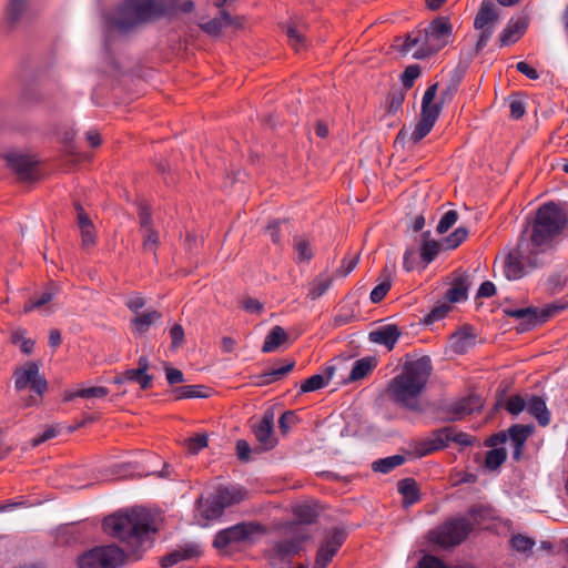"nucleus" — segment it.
<instances>
[{"mask_svg": "<svg viewBox=\"0 0 568 568\" xmlns=\"http://www.w3.org/2000/svg\"><path fill=\"white\" fill-rule=\"evenodd\" d=\"M195 9L193 0H123L115 13L104 16L106 31L128 34L161 19L173 20Z\"/></svg>", "mask_w": 568, "mask_h": 568, "instance_id": "obj_1", "label": "nucleus"}, {"mask_svg": "<svg viewBox=\"0 0 568 568\" xmlns=\"http://www.w3.org/2000/svg\"><path fill=\"white\" fill-rule=\"evenodd\" d=\"M432 373L433 363L428 355L414 357L406 354L402 372L387 385L389 399L400 407L420 413L423 407L419 397L426 389Z\"/></svg>", "mask_w": 568, "mask_h": 568, "instance_id": "obj_2", "label": "nucleus"}, {"mask_svg": "<svg viewBox=\"0 0 568 568\" xmlns=\"http://www.w3.org/2000/svg\"><path fill=\"white\" fill-rule=\"evenodd\" d=\"M102 529L108 536L130 546L135 559L141 557L145 545L152 544L151 535L158 531L151 514L143 508L116 511L104 517Z\"/></svg>", "mask_w": 568, "mask_h": 568, "instance_id": "obj_3", "label": "nucleus"}, {"mask_svg": "<svg viewBox=\"0 0 568 568\" xmlns=\"http://www.w3.org/2000/svg\"><path fill=\"white\" fill-rule=\"evenodd\" d=\"M568 226V213L558 203L549 201L540 205L534 219L528 222L527 237L544 251H550L555 241Z\"/></svg>", "mask_w": 568, "mask_h": 568, "instance_id": "obj_4", "label": "nucleus"}, {"mask_svg": "<svg viewBox=\"0 0 568 568\" xmlns=\"http://www.w3.org/2000/svg\"><path fill=\"white\" fill-rule=\"evenodd\" d=\"M452 38L453 24L450 19L440 16L432 20L425 29L406 34L399 51L407 53L416 48L413 57L419 60L426 59L444 49Z\"/></svg>", "mask_w": 568, "mask_h": 568, "instance_id": "obj_5", "label": "nucleus"}, {"mask_svg": "<svg viewBox=\"0 0 568 568\" xmlns=\"http://www.w3.org/2000/svg\"><path fill=\"white\" fill-rule=\"evenodd\" d=\"M540 246H537L527 237V229L518 236L517 243L509 248L504 262V274L507 280L516 281L544 264L541 258L545 254Z\"/></svg>", "mask_w": 568, "mask_h": 568, "instance_id": "obj_6", "label": "nucleus"}, {"mask_svg": "<svg viewBox=\"0 0 568 568\" xmlns=\"http://www.w3.org/2000/svg\"><path fill=\"white\" fill-rule=\"evenodd\" d=\"M473 529L474 525L467 518L450 517L428 532V540L443 549H449L463 544Z\"/></svg>", "mask_w": 568, "mask_h": 568, "instance_id": "obj_7", "label": "nucleus"}, {"mask_svg": "<svg viewBox=\"0 0 568 568\" xmlns=\"http://www.w3.org/2000/svg\"><path fill=\"white\" fill-rule=\"evenodd\" d=\"M128 559V555L119 546L111 544L95 546L77 559L78 568H120Z\"/></svg>", "mask_w": 568, "mask_h": 568, "instance_id": "obj_8", "label": "nucleus"}, {"mask_svg": "<svg viewBox=\"0 0 568 568\" xmlns=\"http://www.w3.org/2000/svg\"><path fill=\"white\" fill-rule=\"evenodd\" d=\"M265 527L257 521H242L216 532L213 547L225 555L232 544L250 541L254 535L265 534Z\"/></svg>", "mask_w": 568, "mask_h": 568, "instance_id": "obj_9", "label": "nucleus"}, {"mask_svg": "<svg viewBox=\"0 0 568 568\" xmlns=\"http://www.w3.org/2000/svg\"><path fill=\"white\" fill-rule=\"evenodd\" d=\"M347 539L344 527H333L326 531L316 551L313 568H326Z\"/></svg>", "mask_w": 568, "mask_h": 568, "instance_id": "obj_10", "label": "nucleus"}, {"mask_svg": "<svg viewBox=\"0 0 568 568\" xmlns=\"http://www.w3.org/2000/svg\"><path fill=\"white\" fill-rule=\"evenodd\" d=\"M498 19L499 14L496 4L489 0H483L474 20V28L480 31L475 47L477 53L487 45Z\"/></svg>", "mask_w": 568, "mask_h": 568, "instance_id": "obj_11", "label": "nucleus"}, {"mask_svg": "<svg viewBox=\"0 0 568 568\" xmlns=\"http://www.w3.org/2000/svg\"><path fill=\"white\" fill-rule=\"evenodd\" d=\"M564 308V305L550 304L540 311L530 306L525 308H506L504 310V313L507 316L520 320V324L523 325L521 331H527L538 324L545 323L547 320Z\"/></svg>", "mask_w": 568, "mask_h": 568, "instance_id": "obj_12", "label": "nucleus"}, {"mask_svg": "<svg viewBox=\"0 0 568 568\" xmlns=\"http://www.w3.org/2000/svg\"><path fill=\"white\" fill-rule=\"evenodd\" d=\"M310 536L307 534L295 535L292 539H285L276 541L272 549L265 555L271 565L285 560H290L294 556L298 555L303 549V542H305Z\"/></svg>", "mask_w": 568, "mask_h": 568, "instance_id": "obj_13", "label": "nucleus"}, {"mask_svg": "<svg viewBox=\"0 0 568 568\" xmlns=\"http://www.w3.org/2000/svg\"><path fill=\"white\" fill-rule=\"evenodd\" d=\"M150 362L146 356H141L138 359V367L125 369L124 372L114 376L112 383L121 385L125 382H134L140 385L141 389H149L152 387L153 376L148 374Z\"/></svg>", "mask_w": 568, "mask_h": 568, "instance_id": "obj_14", "label": "nucleus"}, {"mask_svg": "<svg viewBox=\"0 0 568 568\" xmlns=\"http://www.w3.org/2000/svg\"><path fill=\"white\" fill-rule=\"evenodd\" d=\"M484 407V399L476 394H470L452 403L447 408L446 420L456 422L463 419L465 416L480 412Z\"/></svg>", "mask_w": 568, "mask_h": 568, "instance_id": "obj_15", "label": "nucleus"}, {"mask_svg": "<svg viewBox=\"0 0 568 568\" xmlns=\"http://www.w3.org/2000/svg\"><path fill=\"white\" fill-rule=\"evenodd\" d=\"M253 434L256 440L265 450H270L275 447L277 440L273 437L274 433V413L272 409L264 412L261 420L252 425Z\"/></svg>", "mask_w": 568, "mask_h": 568, "instance_id": "obj_16", "label": "nucleus"}, {"mask_svg": "<svg viewBox=\"0 0 568 568\" xmlns=\"http://www.w3.org/2000/svg\"><path fill=\"white\" fill-rule=\"evenodd\" d=\"M8 166L17 174L20 181H31L33 179V171L38 161L33 158L11 152L4 155Z\"/></svg>", "mask_w": 568, "mask_h": 568, "instance_id": "obj_17", "label": "nucleus"}, {"mask_svg": "<svg viewBox=\"0 0 568 568\" xmlns=\"http://www.w3.org/2000/svg\"><path fill=\"white\" fill-rule=\"evenodd\" d=\"M282 31L286 34L290 45L300 52L307 48V39L305 32L307 24L301 20L291 19L286 23L281 24Z\"/></svg>", "mask_w": 568, "mask_h": 568, "instance_id": "obj_18", "label": "nucleus"}, {"mask_svg": "<svg viewBox=\"0 0 568 568\" xmlns=\"http://www.w3.org/2000/svg\"><path fill=\"white\" fill-rule=\"evenodd\" d=\"M438 83H434L427 88L422 100L420 118L436 123L440 115L444 103L440 100L434 102L437 94Z\"/></svg>", "mask_w": 568, "mask_h": 568, "instance_id": "obj_19", "label": "nucleus"}, {"mask_svg": "<svg viewBox=\"0 0 568 568\" xmlns=\"http://www.w3.org/2000/svg\"><path fill=\"white\" fill-rule=\"evenodd\" d=\"M402 332L398 326L395 324H388L378 327L375 331H372L368 334V338L371 342L376 344L384 345L388 351H392L395 347L398 338L400 337Z\"/></svg>", "mask_w": 568, "mask_h": 568, "instance_id": "obj_20", "label": "nucleus"}, {"mask_svg": "<svg viewBox=\"0 0 568 568\" xmlns=\"http://www.w3.org/2000/svg\"><path fill=\"white\" fill-rule=\"evenodd\" d=\"M528 28V19L519 17L510 20L506 28L499 34V45L506 47L517 42Z\"/></svg>", "mask_w": 568, "mask_h": 568, "instance_id": "obj_21", "label": "nucleus"}, {"mask_svg": "<svg viewBox=\"0 0 568 568\" xmlns=\"http://www.w3.org/2000/svg\"><path fill=\"white\" fill-rule=\"evenodd\" d=\"M474 328L471 325H464L450 335V344L454 353L463 355L474 345Z\"/></svg>", "mask_w": 568, "mask_h": 568, "instance_id": "obj_22", "label": "nucleus"}, {"mask_svg": "<svg viewBox=\"0 0 568 568\" xmlns=\"http://www.w3.org/2000/svg\"><path fill=\"white\" fill-rule=\"evenodd\" d=\"M398 493L403 496L402 505L407 508L422 499L417 481L412 478H403L397 483Z\"/></svg>", "mask_w": 568, "mask_h": 568, "instance_id": "obj_23", "label": "nucleus"}, {"mask_svg": "<svg viewBox=\"0 0 568 568\" xmlns=\"http://www.w3.org/2000/svg\"><path fill=\"white\" fill-rule=\"evenodd\" d=\"M527 412L534 416L539 426L546 427L550 423V412L542 397L532 395L527 403Z\"/></svg>", "mask_w": 568, "mask_h": 568, "instance_id": "obj_24", "label": "nucleus"}, {"mask_svg": "<svg viewBox=\"0 0 568 568\" xmlns=\"http://www.w3.org/2000/svg\"><path fill=\"white\" fill-rule=\"evenodd\" d=\"M200 554H201V550L199 549V546L187 545L184 548L176 549V550L165 555L164 557H162L161 567L162 568L172 567V566L176 565L178 562H180L181 560L192 559L194 557L200 556Z\"/></svg>", "mask_w": 568, "mask_h": 568, "instance_id": "obj_25", "label": "nucleus"}, {"mask_svg": "<svg viewBox=\"0 0 568 568\" xmlns=\"http://www.w3.org/2000/svg\"><path fill=\"white\" fill-rule=\"evenodd\" d=\"M212 495L223 506L224 510L226 507L241 503L245 498L246 493L243 489L220 486Z\"/></svg>", "mask_w": 568, "mask_h": 568, "instance_id": "obj_26", "label": "nucleus"}, {"mask_svg": "<svg viewBox=\"0 0 568 568\" xmlns=\"http://www.w3.org/2000/svg\"><path fill=\"white\" fill-rule=\"evenodd\" d=\"M38 373L39 366L34 362H28L22 367L17 368L13 373L16 388L22 390L31 385Z\"/></svg>", "mask_w": 568, "mask_h": 568, "instance_id": "obj_27", "label": "nucleus"}, {"mask_svg": "<svg viewBox=\"0 0 568 568\" xmlns=\"http://www.w3.org/2000/svg\"><path fill=\"white\" fill-rule=\"evenodd\" d=\"M470 286L469 276L466 273L455 277L452 287L446 292V298L450 303H457L467 297V292Z\"/></svg>", "mask_w": 568, "mask_h": 568, "instance_id": "obj_28", "label": "nucleus"}, {"mask_svg": "<svg viewBox=\"0 0 568 568\" xmlns=\"http://www.w3.org/2000/svg\"><path fill=\"white\" fill-rule=\"evenodd\" d=\"M335 368L333 366H328L324 371V375L315 374L308 378H306L301 384V393H310L318 390L325 387L328 382L332 379L334 375Z\"/></svg>", "mask_w": 568, "mask_h": 568, "instance_id": "obj_29", "label": "nucleus"}, {"mask_svg": "<svg viewBox=\"0 0 568 568\" xmlns=\"http://www.w3.org/2000/svg\"><path fill=\"white\" fill-rule=\"evenodd\" d=\"M196 504L201 517L206 520H215L220 518L224 513L223 506L214 499L213 495L206 499L203 497L199 498Z\"/></svg>", "mask_w": 568, "mask_h": 568, "instance_id": "obj_30", "label": "nucleus"}, {"mask_svg": "<svg viewBox=\"0 0 568 568\" xmlns=\"http://www.w3.org/2000/svg\"><path fill=\"white\" fill-rule=\"evenodd\" d=\"M287 339V334L283 327L276 325L274 326L270 333L266 335L264 339V344L262 346L263 353H271L276 351L283 343Z\"/></svg>", "mask_w": 568, "mask_h": 568, "instance_id": "obj_31", "label": "nucleus"}, {"mask_svg": "<svg viewBox=\"0 0 568 568\" xmlns=\"http://www.w3.org/2000/svg\"><path fill=\"white\" fill-rule=\"evenodd\" d=\"M109 394V389L104 386H92L88 388H81L74 392H65L63 400L71 402L75 397L81 398H103Z\"/></svg>", "mask_w": 568, "mask_h": 568, "instance_id": "obj_32", "label": "nucleus"}, {"mask_svg": "<svg viewBox=\"0 0 568 568\" xmlns=\"http://www.w3.org/2000/svg\"><path fill=\"white\" fill-rule=\"evenodd\" d=\"M161 317L162 314L156 310L138 313V315L132 320V325L139 333L142 334L148 332L150 326Z\"/></svg>", "mask_w": 568, "mask_h": 568, "instance_id": "obj_33", "label": "nucleus"}, {"mask_svg": "<svg viewBox=\"0 0 568 568\" xmlns=\"http://www.w3.org/2000/svg\"><path fill=\"white\" fill-rule=\"evenodd\" d=\"M27 9V0H10L7 7L6 23L13 29Z\"/></svg>", "mask_w": 568, "mask_h": 568, "instance_id": "obj_34", "label": "nucleus"}, {"mask_svg": "<svg viewBox=\"0 0 568 568\" xmlns=\"http://www.w3.org/2000/svg\"><path fill=\"white\" fill-rule=\"evenodd\" d=\"M376 362L373 357H363L354 363L349 373L348 381L355 382L366 377L375 367Z\"/></svg>", "mask_w": 568, "mask_h": 568, "instance_id": "obj_35", "label": "nucleus"}, {"mask_svg": "<svg viewBox=\"0 0 568 568\" xmlns=\"http://www.w3.org/2000/svg\"><path fill=\"white\" fill-rule=\"evenodd\" d=\"M429 231L422 234L420 258L425 264L433 262L439 252V244L435 240H429Z\"/></svg>", "mask_w": 568, "mask_h": 568, "instance_id": "obj_36", "label": "nucleus"}, {"mask_svg": "<svg viewBox=\"0 0 568 568\" xmlns=\"http://www.w3.org/2000/svg\"><path fill=\"white\" fill-rule=\"evenodd\" d=\"M532 432L534 426L531 425L515 424L508 428L507 434L514 446H524Z\"/></svg>", "mask_w": 568, "mask_h": 568, "instance_id": "obj_37", "label": "nucleus"}, {"mask_svg": "<svg viewBox=\"0 0 568 568\" xmlns=\"http://www.w3.org/2000/svg\"><path fill=\"white\" fill-rule=\"evenodd\" d=\"M207 388L203 385H184L173 389L175 399L184 398H205L209 395L205 393Z\"/></svg>", "mask_w": 568, "mask_h": 568, "instance_id": "obj_38", "label": "nucleus"}, {"mask_svg": "<svg viewBox=\"0 0 568 568\" xmlns=\"http://www.w3.org/2000/svg\"><path fill=\"white\" fill-rule=\"evenodd\" d=\"M405 457L403 455H393L386 458H381L372 464V469L376 473L387 474L394 468L403 465Z\"/></svg>", "mask_w": 568, "mask_h": 568, "instance_id": "obj_39", "label": "nucleus"}, {"mask_svg": "<svg viewBox=\"0 0 568 568\" xmlns=\"http://www.w3.org/2000/svg\"><path fill=\"white\" fill-rule=\"evenodd\" d=\"M507 459V452L504 447L493 448L486 453L485 467L489 470H496Z\"/></svg>", "mask_w": 568, "mask_h": 568, "instance_id": "obj_40", "label": "nucleus"}, {"mask_svg": "<svg viewBox=\"0 0 568 568\" xmlns=\"http://www.w3.org/2000/svg\"><path fill=\"white\" fill-rule=\"evenodd\" d=\"M382 275L384 280L373 288L369 295L371 302L374 304L382 302L392 287L390 275L387 273L386 268L383 271Z\"/></svg>", "mask_w": 568, "mask_h": 568, "instance_id": "obj_41", "label": "nucleus"}, {"mask_svg": "<svg viewBox=\"0 0 568 568\" xmlns=\"http://www.w3.org/2000/svg\"><path fill=\"white\" fill-rule=\"evenodd\" d=\"M332 278L328 276H318L316 277L310 286L307 298L315 301L320 298L331 286Z\"/></svg>", "mask_w": 568, "mask_h": 568, "instance_id": "obj_42", "label": "nucleus"}, {"mask_svg": "<svg viewBox=\"0 0 568 568\" xmlns=\"http://www.w3.org/2000/svg\"><path fill=\"white\" fill-rule=\"evenodd\" d=\"M294 516L301 524H314L318 518L316 509L310 505H300L294 508Z\"/></svg>", "mask_w": 568, "mask_h": 568, "instance_id": "obj_43", "label": "nucleus"}, {"mask_svg": "<svg viewBox=\"0 0 568 568\" xmlns=\"http://www.w3.org/2000/svg\"><path fill=\"white\" fill-rule=\"evenodd\" d=\"M142 232L143 235V242H142V248L144 252H151L154 257H156V250L160 245V239L159 233L156 230L152 229H145Z\"/></svg>", "mask_w": 568, "mask_h": 568, "instance_id": "obj_44", "label": "nucleus"}, {"mask_svg": "<svg viewBox=\"0 0 568 568\" xmlns=\"http://www.w3.org/2000/svg\"><path fill=\"white\" fill-rule=\"evenodd\" d=\"M467 237L468 230L464 226H459L444 240L443 245L446 250H454L466 241Z\"/></svg>", "mask_w": 568, "mask_h": 568, "instance_id": "obj_45", "label": "nucleus"}, {"mask_svg": "<svg viewBox=\"0 0 568 568\" xmlns=\"http://www.w3.org/2000/svg\"><path fill=\"white\" fill-rule=\"evenodd\" d=\"M450 426H446L439 429H435L432 432L430 440L433 445L436 447V450L444 449L448 446L450 442Z\"/></svg>", "mask_w": 568, "mask_h": 568, "instance_id": "obj_46", "label": "nucleus"}, {"mask_svg": "<svg viewBox=\"0 0 568 568\" xmlns=\"http://www.w3.org/2000/svg\"><path fill=\"white\" fill-rule=\"evenodd\" d=\"M435 123L425 120L423 118H419L417 124L415 125L414 131L412 132L409 139L410 141L416 144L420 142L434 128Z\"/></svg>", "mask_w": 568, "mask_h": 568, "instance_id": "obj_47", "label": "nucleus"}, {"mask_svg": "<svg viewBox=\"0 0 568 568\" xmlns=\"http://www.w3.org/2000/svg\"><path fill=\"white\" fill-rule=\"evenodd\" d=\"M460 84V77L454 75L446 84L445 89L440 92L439 100L442 103L450 102L458 91Z\"/></svg>", "mask_w": 568, "mask_h": 568, "instance_id": "obj_48", "label": "nucleus"}, {"mask_svg": "<svg viewBox=\"0 0 568 568\" xmlns=\"http://www.w3.org/2000/svg\"><path fill=\"white\" fill-rule=\"evenodd\" d=\"M300 422V418L295 414L294 410L284 412L278 418V428L283 435H286L292 426L296 425Z\"/></svg>", "mask_w": 568, "mask_h": 568, "instance_id": "obj_49", "label": "nucleus"}, {"mask_svg": "<svg viewBox=\"0 0 568 568\" xmlns=\"http://www.w3.org/2000/svg\"><path fill=\"white\" fill-rule=\"evenodd\" d=\"M420 67L418 64H410L405 68L400 79L405 89H410L415 80L420 75Z\"/></svg>", "mask_w": 568, "mask_h": 568, "instance_id": "obj_50", "label": "nucleus"}, {"mask_svg": "<svg viewBox=\"0 0 568 568\" xmlns=\"http://www.w3.org/2000/svg\"><path fill=\"white\" fill-rule=\"evenodd\" d=\"M405 100V94L400 90L393 91L388 93L386 102H387V113L394 114L396 113L403 105Z\"/></svg>", "mask_w": 568, "mask_h": 568, "instance_id": "obj_51", "label": "nucleus"}, {"mask_svg": "<svg viewBox=\"0 0 568 568\" xmlns=\"http://www.w3.org/2000/svg\"><path fill=\"white\" fill-rule=\"evenodd\" d=\"M510 545L515 550L519 552H527L532 549L535 541L527 536L518 534L510 539Z\"/></svg>", "mask_w": 568, "mask_h": 568, "instance_id": "obj_52", "label": "nucleus"}, {"mask_svg": "<svg viewBox=\"0 0 568 568\" xmlns=\"http://www.w3.org/2000/svg\"><path fill=\"white\" fill-rule=\"evenodd\" d=\"M458 220V213L455 210L447 211L439 220L436 231L439 234L446 233Z\"/></svg>", "mask_w": 568, "mask_h": 568, "instance_id": "obj_53", "label": "nucleus"}, {"mask_svg": "<svg viewBox=\"0 0 568 568\" xmlns=\"http://www.w3.org/2000/svg\"><path fill=\"white\" fill-rule=\"evenodd\" d=\"M294 248L297 253V260L300 262H308L313 258V252L311 248V244L305 239H298L295 242Z\"/></svg>", "mask_w": 568, "mask_h": 568, "instance_id": "obj_54", "label": "nucleus"}, {"mask_svg": "<svg viewBox=\"0 0 568 568\" xmlns=\"http://www.w3.org/2000/svg\"><path fill=\"white\" fill-rule=\"evenodd\" d=\"M52 297H53L52 293L44 292L38 298H34V297L29 298L24 303L23 312L24 313H30L31 311H33L36 308H40L41 306H43V305L48 304L49 302H51Z\"/></svg>", "mask_w": 568, "mask_h": 568, "instance_id": "obj_55", "label": "nucleus"}, {"mask_svg": "<svg viewBox=\"0 0 568 568\" xmlns=\"http://www.w3.org/2000/svg\"><path fill=\"white\" fill-rule=\"evenodd\" d=\"M415 568H449L440 558L434 555H424Z\"/></svg>", "mask_w": 568, "mask_h": 568, "instance_id": "obj_56", "label": "nucleus"}, {"mask_svg": "<svg viewBox=\"0 0 568 568\" xmlns=\"http://www.w3.org/2000/svg\"><path fill=\"white\" fill-rule=\"evenodd\" d=\"M199 27L203 32L210 37H219L223 29V22L221 19L214 18L207 22L200 23Z\"/></svg>", "mask_w": 568, "mask_h": 568, "instance_id": "obj_57", "label": "nucleus"}, {"mask_svg": "<svg viewBox=\"0 0 568 568\" xmlns=\"http://www.w3.org/2000/svg\"><path fill=\"white\" fill-rule=\"evenodd\" d=\"M207 436L205 434H196L186 440L187 449L192 454L199 453L202 448L207 446Z\"/></svg>", "mask_w": 568, "mask_h": 568, "instance_id": "obj_58", "label": "nucleus"}, {"mask_svg": "<svg viewBox=\"0 0 568 568\" xmlns=\"http://www.w3.org/2000/svg\"><path fill=\"white\" fill-rule=\"evenodd\" d=\"M81 230V245L83 248H89L95 245V227L94 224L82 226Z\"/></svg>", "mask_w": 568, "mask_h": 568, "instance_id": "obj_59", "label": "nucleus"}, {"mask_svg": "<svg viewBox=\"0 0 568 568\" xmlns=\"http://www.w3.org/2000/svg\"><path fill=\"white\" fill-rule=\"evenodd\" d=\"M526 406V402L520 395H513L506 403V409L511 415H518Z\"/></svg>", "mask_w": 568, "mask_h": 568, "instance_id": "obj_60", "label": "nucleus"}, {"mask_svg": "<svg viewBox=\"0 0 568 568\" xmlns=\"http://www.w3.org/2000/svg\"><path fill=\"white\" fill-rule=\"evenodd\" d=\"M171 349L179 348L184 343V329L182 325L174 324L170 328Z\"/></svg>", "mask_w": 568, "mask_h": 568, "instance_id": "obj_61", "label": "nucleus"}, {"mask_svg": "<svg viewBox=\"0 0 568 568\" xmlns=\"http://www.w3.org/2000/svg\"><path fill=\"white\" fill-rule=\"evenodd\" d=\"M294 366V361H287L285 365L267 372L271 383L282 379L286 374L293 371Z\"/></svg>", "mask_w": 568, "mask_h": 568, "instance_id": "obj_62", "label": "nucleus"}, {"mask_svg": "<svg viewBox=\"0 0 568 568\" xmlns=\"http://www.w3.org/2000/svg\"><path fill=\"white\" fill-rule=\"evenodd\" d=\"M60 429L55 426H48L45 430L31 439V446L37 447L44 442L58 436Z\"/></svg>", "mask_w": 568, "mask_h": 568, "instance_id": "obj_63", "label": "nucleus"}, {"mask_svg": "<svg viewBox=\"0 0 568 568\" xmlns=\"http://www.w3.org/2000/svg\"><path fill=\"white\" fill-rule=\"evenodd\" d=\"M355 315L353 310H341L339 313H337L333 318V325L334 327H341L344 325L349 324L354 320Z\"/></svg>", "mask_w": 568, "mask_h": 568, "instance_id": "obj_64", "label": "nucleus"}]
</instances>
